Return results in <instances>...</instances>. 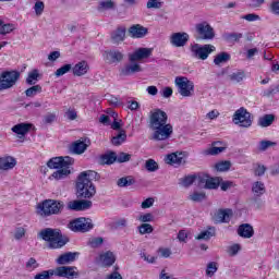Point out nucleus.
I'll use <instances>...</instances> for the list:
<instances>
[{"label":"nucleus","mask_w":279,"mask_h":279,"mask_svg":"<svg viewBox=\"0 0 279 279\" xmlns=\"http://www.w3.org/2000/svg\"><path fill=\"white\" fill-rule=\"evenodd\" d=\"M93 180H97V172L93 170L83 171L78 174L76 180V194L77 197L83 199H90L95 197L97 190Z\"/></svg>","instance_id":"nucleus-1"},{"label":"nucleus","mask_w":279,"mask_h":279,"mask_svg":"<svg viewBox=\"0 0 279 279\" xmlns=\"http://www.w3.org/2000/svg\"><path fill=\"white\" fill-rule=\"evenodd\" d=\"M38 239L48 243L49 250H61L69 243V236L62 234L60 229L46 228L38 233Z\"/></svg>","instance_id":"nucleus-2"},{"label":"nucleus","mask_w":279,"mask_h":279,"mask_svg":"<svg viewBox=\"0 0 279 279\" xmlns=\"http://www.w3.org/2000/svg\"><path fill=\"white\" fill-rule=\"evenodd\" d=\"M75 163V159L72 157H54L48 160L47 167L49 169H59L52 173L54 180H64L71 175V167Z\"/></svg>","instance_id":"nucleus-3"},{"label":"nucleus","mask_w":279,"mask_h":279,"mask_svg":"<svg viewBox=\"0 0 279 279\" xmlns=\"http://www.w3.org/2000/svg\"><path fill=\"white\" fill-rule=\"evenodd\" d=\"M64 210V202L56 199H45L37 205V215L40 217H51L60 215Z\"/></svg>","instance_id":"nucleus-4"},{"label":"nucleus","mask_w":279,"mask_h":279,"mask_svg":"<svg viewBox=\"0 0 279 279\" xmlns=\"http://www.w3.org/2000/svg\"><path fill=\"white\" fill-rule=\"evenodd\" d=\"M174 85L177 86L178 93L181 97H193V93H195V83L189 80V77L177 76L174 78Z\"/></svg>","instance_id":"nucleus-5"},{"label":"nucleus","mask_w":279,"mask_h":279,"mask_svg":"<svg viewBox=\"0 0 279 279\" xmlns=\"http://www.w3.org/2000/svg\"><path fill=\"white\" fill-rule=\"evenodd\" d=\"M215 46L207 44V45H199L194 44L191 46L190 50L192 53V58H196L197 60H208V57L213 51H215Z\"/></svg>","instance_id":"nucleus-6"},{"label":"nucleus","mask_w":279,"mask_h":279,"mask_svg":"<svg viewBox=\"0 0 279 279\" xmlns=\"http://www.w3.org/2000/svg\"><path fill=\"white\" fill-rule=\"evenodd\" d=\"M233 123L240 128H252V113L245 107H241L233 114Z\"/></svg>","instance_id":"nucleus-7"},{"label":"nucleus","mask_w":279,"mask_h":279,"mask_svg":"<svg viewBox=\"0 0 279 279\" xmlns=\"http://www.w3.org/2000/svg\"><path fill=\"white\" fill-rule=\"evenodd\" d=\"M19 77H21V73L16 71L2 72L0 75V90L12 88L19 82Z\"/></svg>","instance_id":"nucleus-8"},{"label":"nucleus","mask_w":279,"mask_h":279,"mask_svg":"<svg viewBox=\"0 0 279 279\" xmlns=\"http://www.w3.org/2000/svg\"><path fill=\"white\" fill-rule=\"evenodd\" d=\"M93 228L94 225L90 218L81 217L70 222V230L72 232H89Z\"/></svg>","instance_id":"nucleus-9"},{"label":"nucleus","mask_w":279,"mask_h":279,"mask_svg":"<svg viewBox=\"0 0 279 279\" xmlns=\"http://www.w3.org/2000/svg\"><path fill=\"white\" fill-rule=\"evenodd\" d=\"M167 112L160 110V109H155L150 111L149 114V125L150 130H156V128H161V125H165L167 123Z\"/></svg>","instance_id":"nucleus-10"},{"label":"nucleus","mask_w":279,"mask_h":279,"mask_svg":"<svg viewBox=\"0 0 279 279\" xmlns=\"http://www.w3.org/2000/svg\"><path fill=\"white\" fill-rule=\"evenodd\" d=\"M196 34H198L201 40H213L215 38V29L208 22L196 24Z\"/></svg>","instance_id":"nucleus-11"},{"label":"nucleus","mask_w":279,"mask_h":279,"mask_svg":"<svg viewBox=\"0 0 279 279\" xmlns=\"http://www.w3.org/2000/svg\"><path fill=\"white\" fill-rule=\"evenodd\" d=\"M102 57L107 64H119L125 58V54L119 49H109L102 53Z\"/></svg>","instance_id":"nucleus-12"},{"label":"nucleus","mask_w":279,"mask_h":279,"mask_svg":"<svg viewBox=\"0 0 279 279\" xmlns=\"http://www.w3.org/2000/svg\"><path fill=\"white\" fill-rule=\"evenodd\" d=\"M153 130L155 131L153 134L155 141H168V138H171V134H173V126L167 123Z\"/></svg>","instance_id":"nucleus-13"},{"label":"nucleus","mask_w":279,"mask_h":279,"mask_svg":"<svg viewBox=\"0 0 279 279\" xmlns=\"http://www.w3.org/2000/svg\"><path fill=\"white\" fill-rule=\"evenodd\" d=\"M68 210H74L75 213H80L82 210H89L93 208V202L88 199H76L68 203Z\"/></svg>","instance_id":"nucleus-14"},{"label":"nucleus","mask_w":279,"mask_h":279,"mask_svg":"<svg viewBox=\"0 0 279 279\" xmlns=\"http://www.w3.org/2000/svg\"><path fill=\"white\" fill-rule=\"evenodd\" d=\"M77 269L73 266H60L56 268L54 276H58L59 278H68V279H74L78 278L80 274L75 271Z\"/></svg>","instance_id":"nucleus-15"},{"label":"nucleus","mask_w":279,"mask_h":279,"mask_svg":"<svg viewBox=\"0 0 279 279\" xmlns=\"http://www.w3.org/2000/svg\"><path fill=\"white\" fill-rule=\"evenodd\" d=\"M166 165H170L171 167H180L182 165L186 163V160H184V153H172L168 154L165 157Z\"/></svg>","instance_id":"nucleus-16"},{"label":"nucleus","mask_w":279,"mask_h":279,"mask_svg":"<svg viewBox=\"0 0 279 279\" xmlns=\"http://www.w3.org/2000/svg\"><path fill=\"white\" fill-rule=\"evenodd\" d=\"M98 263L101 267H112L117 263V255L112 251L102 252L98 256Z\"/></svg>","instance_id":"nucleus-17"},{"label":"nucleus","mask_w":279,"mask_h":279,"mask_svg":"<svg viewBox=\"0 0 279 279\" xmlns=\"http://www.w3.org/2000/svg\"><path fill=\"white\" fill-rule=\"evenodd\" d=\"M151 48H140L135 50L133 53L129 54L130 62H138L141 60H147V58L151 57Z\"/></svg>","instance_id":"nucleus-18"},{"label":"nucleus","mask_w":279,"mask_h":279,"mask_svg":"<svg viewBox=\"0 0 279 279\" xmlns=\"http://www.w3.org/2000/svg\"><path fill=\"white\" fill-rule=\"evenodd\" d=\"M112 117L114 119L113 123H111V129L116 130L112 141H125L128 138V134H125V130L121 129V122L117 121V112H112Z\"/></svg>","instance_id":"nucleus-19"},{"label":"nucleus","mask_w":279,"mask_h":279,"mask_svg":"<svg viewBox=\"0 0 279 279\" xmlns=\"http://www.w3.org/2000/svg\"><path fill=\"white\" fill-rule=\"evenodd\" d=\"M189 39L190 36L187 33H173L170 36V45H172V47H185Z\"/></svg>","instance_id":"nucleus-20"},{"label":"nucleus","mask_w":279,"mask_h":279,"mask_svg":"<svg viewBox=\"0 0 279 279\" xmlns=\"http://www.w3.org/2000/svg\"><path fill=\"white\" fill-rule=\"evenodd\" d=\"M233 211L230 208L218 209L214 216L216 223H230V219H232Z\"/></svg>","instance_id":"nucleus-21"},{"label":"nucleus","mask_w":279,"mask_h":279,"mask_svg":"<svg viewBox=\"0 0 279 279\" xmlns=\"http://www.w3.org/2000/svg\"><path fill=\"white\" fill-rule=\"evenodd\" d=\"M34 129V124L32 123H19L12 126V132L16 134L17 138H23L26 134H29Z\"/></svg>","instance_id":"nucleus-22"},{"label":"nucleus","mask_w":279,"mask_h":279,"mask_svg":"<svg viewBox=\"0 0 279 279\" xmlns=\"http://www.w3.org/2000/svg\"><path fill=\"white\" fill-rule=\"evenodd\" d=\"M143 71V68H141V64H138L136 61H133L126 65H124L120 70V75L123 77H128L130 75H134V73H141Z\"/></svg>","instance_id":"nucleus-23"},{"label":"nucleus","mask_w":279,"mask_h":279,"mask_svg":"<svg viewBox=\"0 0 279 279\" xmlns=\"http://www.w3.org/2000/svg\"><path fill=\"white\" fill-rule=\"evenodd\" d=\"M88 147H90V141L83 142H73L70 145V151L71 154H75L76 156H82V154H84V151H86V149H88Z\"/></svg>","instance_id":"nucleus-24"},{"label":"nucleus","mask_w":279,"mask_h":279,"mask_svg":"<svg viewBox=\"0 0 279 279\" xmlns=\"http://www.w3.org/2000/svg\"><path fill=\"white\" fill-rule=\"evenodd\" d=\"M147 27L141 24H134L129 28V34L131 38H145L147 36Z\"/></svg>","instance_id":"nucleus-25"},{"label":"nucleus","mask_w":279,"mask_h":279,"mask_svg":"<svg viewBox=\"0 0 279 279\" xmlns=\"http://www.w3.org/2000/svg\"><path fill=\"white\" fill-rule=\"evenodd\" d=\"M80 256L78 252H68L60 255L56 263L57 265H69L70 263H74V260Z\"/></svg>","instance_id":"nucleus-26"},{"label":"nucleus","mask_w":279,"mask_h":279,"mask_svg":"<svg viewBox=\"0 0 279 279\" xmlns=\"http://www.w3.org/2000/svg\"><path fill=\"white\" fill-rule=\"evenodd\" d=\"M238 234L242 239H252V236H254V227L250 223L240 225L238 228Z\"/></svg>","instance_id":"nucleus-27"},{"label":"nucleus","mask_w":279,"mask_h":279,"mask_svg":"<svg viewBox=\"0 0 279 279\" xmlns=\"http://www.w3.org/2000/svg\"><path fill=\"white\" fill-rule=\"evenodd\" d=\"M88 62L80 61L72 68L73 75L76 77H82V75H86L88 73Z\"/></svg>","instance_id":"nucleus-28"},{"label":"nucleus","mask_w":279,"mask_h":279,"mask_svg":"<svg viewBox=\"0 0 279 279\" xmlns=\"http://www.w3.org/2000/svg\"><path fill=\"white\" fill-rule=\"evenodd\" d=\"M125 27L120 26L116 31L111 33V43L113 45H120V43H123L125 40Z\"/></svg>","instance_id":"nucleus-29"},{"label":"nucleus","mask_w":279,"mask_h":279,"mask_svg":"<svg viewBox=\"0 0 279 279\" xmlns=\"http://www.w3.org/2000/svg\"><path fill=\"white\" fill-rule=\"evenodd\" d=\"M16 167V159L14 157H1L0 158V171H10Z\"/></svg>","instance_id":"nucleus-30"},{"label":"nucleus","mask_w":279,"mask_h":279,"mask_svg":"<svg viewBox=\"0 0 279 279\" xmlns=\"http://www.w3.org/2000/svg\"><path fill=\"white\" fill-rule=\"evenodd\" d=\"M274 121H276V116L274 113L264 114L258 118L257 125L259 128H269L274 124Z\"/></svg>","instance_id":"nucleus-31"},{"label":"nucleus","mask_w":279,"mask_h":279,"mask_svg":"<svg viewBox=\"0 0 279 279\" xmlns=\"http://www.w3.org/2000/svg\"><path fill=\"white\" fill-rule=\"evenodd\" d=\"M266 187H265V183L262 181H255L252 184V193L254 195V197H263V195H265L266 193Z\"/></svg>","instance_id":"nucleus-32"},{"label":"nucleus","mask_w":279,"mask_h":279,"mask_svg":"<svg viewBox=\"0 0 279 279\" xmlns=\"http://www.w3.org/2000/svg\"><path fill=\"white\" fill-rule=\"evenodd\" d=\"M117 2L112 0H102L98 3V12H108L109 10H116Z\"/></svg>","instance_id":"nucleus-33"},{"label":"nucleus","mask_w":279,"mask_h":279,"mask_svg":"<svg viewBox=\"0 0 279 279\" xmlns=\"http://www.w3.org/2000/svg\"><path fill=\"white\" fill-rule=\"evenodd\" d=\"M228 80L233 84H241L245 80V71L236 70L235 72L228 75Z\"/></svg>","instance_id":"nucleus-34"},{"label":"nucleus","mask_w":279,"mask_h":279,"mask_svg":"<svg viewBox=\"0 0 279 279\" xmlns=\"http://www.w3.org/2000/svg\"><path fill=\"white\" fill-rule=\"evenodd\" d=\"M100 165H114L117 162V153L110 151L100 156Z\"/></svg>","instance_id":"nucleus-35"},{"label":"nucleus","mask_w":279,"mask_h":279,"mask_svg":"<svg viewBox=\"0 0 279 279\" xmlns=\"http://www.w3.org/2000/svg\"><path fill=\"white\" fill-rule=\"evenodd\" d=\"M215 236V227H209L207 230L202 231L198 235L195 236L196 241H209Z\"/></svg>","instance_id":"nucleus-36"},{"label":"nucleus","mask_w":279,"mask_h":279,"mask_svg":"<svg viewBox=\"0 0 279 279\" xmlns=\"http://www.w3.org/2000/svg\"><path fill=\"white\" fill-rule=\"evenodd\" d=\"M221 184V179L220 178H210L208 177L206 184L203 186V189H207L209 191L219 189Z\"/></svg>","instance_id":"nucleus-37"},{"label":"nucleus","mask_w":279,"mask_h":279,"mask_svg":"<svg viewBox=\"0 0 279 279\" xmlns=\"http://www.w3.org/2000/svg\"><path fill=\"white\" fill-rule=\"evenodd\" d=\"M133 184H136V180L132 177H122L117 181V185L120 186V189L132 186Z\"/></svg>","instance_id":"nucleus-38"},{"label":"nucleus","mask_w":279,"mask_h":279,"mask_svg":"<svg viewBox=\"0 0 279 279\" xmlns=\"http://www.w3.org/2000/svg\"><path fill=\"white\" fill-rule=\"evenodd\" d=\"M229 60H230V53L220 52L215 57L214 64H216V66H219L220 64H226V62H228Z\"/></svg>","instance_id":"nucleus-39"},{"label":"nucleus","mask_w":279,"mask_h":279,"mask_svg":"<svg viewBox=\"0 0 279 279\" xmlns=\"http://www.w3.org/2000/svg\"><path fill=\"white\" fill-rule=\"evenodd\" d=\"M38 77H40L38 70H33L32 72L28 73V76L26 78V84H28V86H35L36 82H38Z\"/></svg>","instance_id":"nucleus-40"},{"label":"nucleus","mask_w":279,"mask_h":279,"mask_svg":"<svg viewBox=\"0 0 279 279\" xmlns=\"http://www.w3.org/2000/svg\"><path fill=\"white\" fill-rule=\"evenodd\" d=\"M40 93H43V86L40 85H33L25 90L26 97H36V95H40Z\"/></svg>","instance_id":"nucleus-41"},{"label":"nucleus","mask_w":279,"mask_h":279,"mask_svg":"<svg viewBox=\"0 0 279 279\" xmlns=\"http://www.w3.org/2000/svg\"><path fill=\"white\" fill-rule=\"evenodd\" d=\"M230 167H232V162L228 160L219 161L215 165L216 171H220V172L230 171Z\"/></svg>","instance_id":"nucleus-42"},{"label":"nucleus","mask_w":279,"mask_h":279,"mask_svg":"<svg viewBox=\"0 0 279 279\" xmlns=\"http://www.w3.org/2000/svg\"><path fill=\"white\" fill-rule=\"evenodd\" d=\"M11 32H14V24H5L3 20H0L1 36H5V34H11Z\"/></svg>","instance_id":"nucleus-43"},{"label":"nucleus","mask_w":279,"mask_h":279,"mask_svg":"<svg viewBox=\"0 0 279 279\" xmlns=\"http://www.w3.org/2000/svg\"><path fill=\"white\" fill-rule=\"evenodd\" d=\"M254 175L256 178H263V175H265V173L267 172V167H265V165L262 163H254Z\"/></svg>","instance_id":"nucleus-44"},{"label":"nucleus","mask_w":279,"mask_h":279,"mask_svg":"<svg viewBox=\"0 0 279 279\" xmlns=\"http://www.w3.org/2000/svg\"><path fill=\"white\" fill-rule=\"evenodd\" d=\"M87 245H89V247L93 250H97V247H101V245H104V238H92L88 240Z\"/></svg>","instance_id":"nucleus-45"},{"label":"nucleus","mask_w":279,"mask_h":279,"mask_svg":"<svg viewBox=\"0 0 279 279\" xmlns=\"http://www.w3.org/2000/svg\"><path fill=\"white\" fill-rule=\"evenodd\" d=\"M165 5V2L162 0H148L146 3L147 10H160Z\"/></svg>","instance_id":"nucleus-46"},{"label":"nucleus","mask_w":279,"mask_h":279,"mask_svg":"<svg viewBox=\"0 0 279 279\" xmlns=\"http://www.w3.org/2000/svg\"><path fill=\"white\" fill-rule=\"evenodd\" d=\"M52 276H56V272L53 269H49L36 274L33 279H51Z\"/></svg>","instance_id":"nucleus-47"},{"label":"nucleus","mask_w":279,"mask_h":279,"mask_svg":"<svg viewBox=\"0 0 279 279\" xmlns=\"http://www.w3.org/2000/svg\"><path fill=\"white\" fill-rule=\"evenodd\" d=\"M73 65L71 64H64L61 68H59L56 72L54 75L56 77H62V75H66L70 71H72Z\"/></svg>","instance_id":"nucleus-48"},{"label":"nucleus","mask_w":279,"mask_h":279,"mask_svg":"<svg viewBox=\"0 0 279 279\" xmlns=\"http://www.w3.org/2000/svg\"><path fill=\"white\" fill-rule=\"evenodd\" d=\"M217 269L218 267L216 262L208 263L206 268V276H208V278H213L215 274H217Z\"/></svg>","instance_id":"nucleus-49"},{"label":"nucleus","mask_w":279,"mask_h":279,"mask_svg":"<svg viewBox=\"0 0 279 279\" xmlns=\"http://www.w3.org/2000/svg\"><path fill=\"white\" fill-rule=\"evenodd\" d=\"M145 169L148 170L150 173H154V171H158V162L154 159H148L145 162Z\"/></svg>","instance_id":"nucleus-50"},{"label":"nucleus","mask_w":279,"mask_h":279,"mask_svg":"<svg viewBox=\"0 0 279 279\" xmlns=\"http://www.w3.org/2000/svg\"><path fill=\"white\" fill-rule=\"evenodd\" d=\"M140 234H151L154 232V227L149 223H142L137 227Z\"/></svg>","instance_id":"nucleus-51"},{"label":"nucleus","mask_w":279,"mask_h":279,"mask_svg":"<svg viewBox=\"0 0 279 279\" xmlns=\"http://www.w3.org/2000/svg\"><path fill=\"white\" fill-rule=\"evenodd\" d=\"M26 271H34L35 269H38V267H40V265L38 264V262L36 260V258L31 257L27 262H26Z\"/></svg>","instance_id":"nucleus-52"},{"label":"nucleus","mask_w":279,"mask_h":279,"mask_svg":"<svg viewBox=\"0 0 279 279\" xmlns=\"http://www.w3.org/2000/svg\"><path fill=\"white\" fill-rule=\"evenodd\" d=\"M225 149H228V146H211L207 150V154H209V156H219Z\"/></svg>","instance_id":"nucleus-53"},{"label":"nucleus","mask_w":279,"mask_h":279,"mask_svg":"<svg viewBox=\"0 0 279 279\" xmlns=\"http://www.w3.org/2000/svg\"><path fill=\"white\" fill-rule=\"evenodd\" d=\"M196 180H197V175L191 174V175H187V177L181 179V184H182V186L189 187L194 182H196Z\"/></svg>","instance_id":"nucleus-54"},{"label":"nucleus","mask_w":279,"mask_h":279,"mask_svg":"<svg viewBox=\"0 0 279 279\" xmlns=\"http://www.w3.org/2000/svg\"><path fill=\"white\" fill-rule=\"evenodd\" d=\"M228 43H239L241 38H243V34L241 33H230L225 36Z\"/></svg>","instance_id":"nucleus-55"},{"label":"nucleus","mask_w":279,"mask_h":279,"mask_svg":"<svg viewBox=\"0 0 279 279\" xmlns=\"http://www.w3.org/2000/svg\"><path fill=\"white\" fill-rule=\"evenodd\" d=\"M190 199L192 202H204V199H206V193H204V192H194L192 195H190Z\"/></svg>","instance_id":"nucleus-56"},{"label":"nucleus","mask_w":279,"mask_h":279,"mask_svg":"<svg viewBox=\"0 0 279 279\" xmlns=\"http://www.w3.org/2000/svg\"><path fill=\"white\" fill-rule=\"evenodd\" d=\"M112 228H113V230H119V228H128V219L120 218V219L116 220L112 223Z\"/></svg>","instance_id":"nucleus-57"},{"label":"nucleus","mask_w":279,"mask_h":279,"mask_svg":"<svg viewBox=\"0 0 279 279\" xmlns=\"http://www.w3.org/2000/svg\"><path fill=\"white\" fill-rule=\"evenodd\" d=\"M35 14L37 16H40L43 12H45V2L43 1H37L34 5Z\"/></svg>","instance_id":"nucleus-58"},{"label":"nucleus","mask_w":279,"mask_h":279,"mask_svg":"<svg viewBox=\"0 0 279 279\" xmlns=\"http://www.w3.org/2000/svg\"><path fill=\"white\" fill-rule=\"evenodd\" d=\"M130 158H132V155L128 154V153H120L117 156L116 162H130Z\"/></svg>","instance_id":"nucleus-59"},{"label":"nucleus","mask_w":279,"mask_h":279,"mask_svg":"<svg viewBox=\"0 0 279 279\" xmlns=\"http://www.w3.org/2000/svg\"><path fill=\"white\" fill-rule=\"evenodd\" d=\"M196 182L201 189H204V186H206V182H208V175L207 174L196 175Z\"/></svg>","instance_id":"nucleus-60"},{"label":"nucleus","mask_w":279,"mask_h":279,"mask_svg":"<svg viewBox=\"0 0 279 279\" xmlns=\"http://www.w3.org/2000/svg\"><path fill=\"white\" fill-rule=\"evenodd\" d=\"M274 146H276V142L262 141L259 144V151H266V149Z\"/></svg>","instance_id":"nucleus-61"},{"label":"nucleus","mask_w":279,"mask_h":279,"mask_svg":"<svg viewBox=\"0 0 279 279\" xmlns=\"http://www.w3.org/2000/svg\"><path fill=\"white\" fill-rule=\"evenodd\" d=\"M138 221H141L142 223H149V222L154 221V215H151L149 213L141 215L138 217Z\"/></svg>","instance_id":"nucleus-62"},{"label":"nucleus","mask_w":279,"mask_h":279,"mask_svg":"<svg viewBox=\"0 0 279 279\" xmlns=\"http://www.w3.org/2000/svg\"><path fill=\"white\" fill-rule=\"evenodd\" d=\"M56 121V113H47L44 117V123L51 124Z\"/></svg>","instance_id":"nucleus-63"},{"label":"nucleus","mask_w":279,"mask_h":279,"mask_svg":"<svg viewBox=\"0 0 279 279\" xmlns=\"http://www.w3.org/2000/svg\"><path fill=\"white\" fill-rule=\"evenodd\" d=\"M270 12H272V14H277V16H279V0L275 1L270 4Z\"/></svg>","instance_id":"nucleus-64"}]
</instances>
